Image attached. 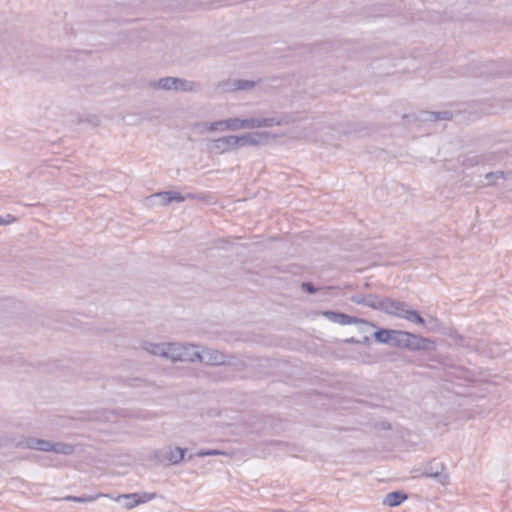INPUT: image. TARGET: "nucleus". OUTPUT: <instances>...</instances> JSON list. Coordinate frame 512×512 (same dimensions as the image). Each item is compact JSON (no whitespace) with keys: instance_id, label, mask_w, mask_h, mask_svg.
I'll return each mask as SVG.
<instances>
[{"instance_id":"obj_31","label":"nucleus","mask_w":512,"mask_h":512,"mask_svg":"<svg viewBox=\"0 0 512 512\" xmlns=\"http://www.w3.org/2000/svg\"><path fill=\"white\" fill-rule=\"evenodd\" d=\"M115 380L118 382H122L124 385L129 386V387H142L143 383L145 382L141 378H126V379L117 378Z\"/></svg>"},{"instance_id":"obj_29","label":"nucleus","mask_w":512,"mask_h":512,"mask_svg":"<svg viewBox=\"0 0 512 512\" xmlns=\"http://www.w3.org/2000/svg\"><path fill=\"white\" fill-rule=\"evenodd\" d=\"M39 441H40L39 438L25 437V436L22 435V445H21V448H23V449L38 450Z\"/></svg>"},{"instance_id":"obj_3","label":"nucleus","mask_w":512,"mask_h":512,"mask_svg":"<svg viewBox=\"0 0 512 512\" xmlns=\"http://www.w3.org/2000/svg\"><path fill=\"white\" fill-rule=\"evenodd\" d=\"M186 448L168 446L165 449H158L153 452L152 459L159 464H178L185 460Z\"/></svg>"},{"instance_id":"obj_44","label":"nucleus","mask_w":512,"mask_h":512,"mask_svg":"<svg viewBox=\"0 0 512 512\" xmlns=\"http://www.w3.org/2000/svg\"><path fill=\"white\" fill-rule=\"evenodd\" d=\"M364 287H365L366 289H369V288L371 287V284H370V283H368V282H366V283L364 284Z\"/></svg>"},{"instance_id":"obj_16","label":"nucleus","mask_w":512,"mask_h":512,"mask_svg":"<svg viewBox=\"0 0 512 512\" xmlns=\"http://www.w3.org/2000/svg\"><path fill=\"white\" fill-rule=\"evenodd\" d=\"M292 122V117L290 115H282L280 117H262L259 118V128L260 127H272V126H282L287 125Z\"/></svg>"},{"instance_id":"obj_10","label":"nucleus","mask_w":512,"mask_h":512,"mask_svg":"<svg viewBox=\"0 0 512 512\" xmlns=\"http://www.w3.org/2000/svg\"><path fill=\"white\" fill-rule=\"evenodd\" d=\"M385 305L386 308L383 309V312L389 315H393L399 318L406 319L408 313L411 312L410 306L407 302L398 301L392 299L390 297H385Z\"/></svg>"},{"instance_id":"obj_11","label":"nucleus","mask_w":512,"mask_h":512,"mask_svg":"<svg viewBox=\"0 0 512 512\" xmlns=\"http://www.w3.org/2000/svg\"><path fill=\"white\" fill-rule=\"evenodd\" d=\"M234 140H235V135L223 136V137L211 140L208 147L211 152H215L217 154L227 153L234 149H237V146H236V143Z\"/></svg>"},{"instance_id":"obj_14","label":"nucleus","mask_w":512,"mask_h":512,"mask_svg":"<svg viewBox=\"0 0 512 512\" xmlns=\"http://www.w3.org/2000/svg\"><path fill=\"white\" fill-rule=\"evenodd\" d=\"M256 83L252 80L234 79L220 84L224 91L249 90L254 88Z\"/></svg>"},{"instance_id":"obj_19","label":"nucleus","mask_w":512,"mask_h":512,"mask_svg":"<svg viewBox=\"0 0 512 512\" xmlns=\"http://www.w3.org/2000/svg\"><path fill=\"white\" fill-rule=\"evenodd\" d=\"M406 499L407 494L403 491H392L385 496L383 504L389 507H397L401 505Z\"/></svg>"},{"instance_id":"obj_6","label":"nucleus","mask_w":512,"mask_h":512,"mask_svg":"<svg viewBox=\"0 0 512 512\" xmlns=\"http://www.w3.org/2000/svg\"><path fill=\"white\" fill-rule=\"evenodd\" d=\"M228 358L229 356L219 350L213 348H204L201 352L198 350L196 361L205 363L207 365L218 366L230 363ZM230 358H232V356H230Z\"/></svg>"},{"instance_id":"obj_34","label":"nucleus","mask_w":512,"mask_h":512,"mask_svg":"<svg viewBox=\"0 0 512 512\" xmlns=\"http://www.w3.org/2000/svg\"><path fill=\"white\" fill-rule=\"evenodd\" d=\"M425 327L430 332H438L441 327V323L437 318L430 317V319L426 321Z\"/></svg>"},{"instance_id":"obj_21","label":"nucleus","mask_w":512,"mask_h":512,"mask_svg":"<svg viewBox=\"0 0 512 512\" xmlns=\"http://www.w3.org/2000/svg\"><path fill=\"white\" fill-rule=\"evenodd\" d=\"M117 500L123 501V507L126 509H132L141 504V501L138 499V493L123 494Z\"/></svg>"},{"instance_id":"obj_33","label":"nucleus","mask_w":512,"mask_h":512,"mask_svg":"<svg viewBox=\"0 0 512 512\" xmlns=\"http://www.w3.org/2000/svg\"><path fill=\"white\" fill-rule=\"evenodd\" d=\"M235 143L237 148L244 147V146H250V135L249 133L237 136L235 135Z\"/></svg>"},{"instance_id":"obj_18","label":"nucleus","mask_w":512,"mask_h":512,"mask_svg":"<svg viewBox=\"0 0 512 512\" xmlns=\"http://www.w3.org/2000/svg\"><path fill=\"white\" fill-rule=\"evenodd\" d=\"M144 349L153 355L161 356V357L168 359L169 343L155 344V343L145 342Z\"/></svg>"},{"instance_id":"obj_8","label":"nucleus","mask_w":512,"mask_h":512,"mask_svg":"<svg viewBox=\"0 0 512 512\" xmlns=\"http://www.w3.org/2000/svg\"><path fill=\"white\" fill-rule=\"evenodd\" d=\"M464 340H465L464 337L461 336L459 343L463 346L472 347L476 350L482 349V351L491 358L500 357L503 354H505V352L508 350L507 343H505V344L496 343V342L491 343V344L487 345V347L484 349L482 347V344H483L482 341H476V343L474 345H470V343L465 344Z\"/></svg>"},{"instance_id":"obj_37","label":"nucleus","mask_w":512,"mask_h":512,"mask_svg":"<svg viewBox=\"0 0 512 512\" xmlns=\"http://www.w3.org/2000/svg\"><path fill=\"white\" fill-rule=\"evenodd\" d=\"M155 497H156V493H147V492L138 493V499L141 501V504L146 503V502L154 499Z\"/></svg>"},{"instance_id":"obj_7","label":"nucleus","mask_w":512,"mask_h":512,"mask_svg":"<svg viewBox=\"0 0 512 512\" xmlns=\"http://www.w3.org/2000/svg\"><path fill=\"white\" fill-rule=\"evenodd\" d=\"M196 127H202L208 132L216 131H237L238 130V117L217 120L214 122H200L196 123Z\"/></svg>"},{"instance_id":"obj_12","label":"nucleus","mask_w":512,"mask_h":512,"mask_svg":"<svg viewBox=\"0 0 512 512\" xmlns=\"http://www.w3.org/2000/svg\"><path fill=\"white\" fill-rule=\"evenodd\" d=\"M186 198H194L192 194L183 195L177 191H162L155 193L152 200H158L159 206H167L172 202H183Z\"/></svg>"},{"instance_id":"obj_35","label":"nucleus","mask_w":512,"mask_h":512,"mask_svg":"<svg viewBox=\"0 0 512 512\" xmlns=\"http://www.w3.org/2000/svg\"><path fill=\"white\" fill-rule=\"evenodd\" d=\"M52 444L53 442L51 441L40 439L38 451L50 452L52 451Z\"/></svg>"},{"instance_id":"obj_41","label":"nucleus","mask_w":512,"mask_h":512,"mask_svg":"<svg viewBox=\"0 0 512 512\" xmlns=\"http://www.w3.org/2000/svg\"><path fill=\"white\" fill-rule=\"evenodd\" d=\"M487 74H490V72H489V71H486V70H485V71H479V69H477V71H476V70H473V71L471 72V75H472V76H476V77H478V76H484V75H487Z\"/></svg>"},{"instance_id":"obj_25","label":"nucleus","mask_w":512,"mask_h":512,"mask_svg":"<svg viewBox=\"0 0 512 512\" xmlns=\"http://www.w3.org/2000/svg\"><path fill=\"white\" fill-rule=\"evenodd\" d=\"M426 114L428 117L425 120L429 121L450 120L453 116L450 111L426 112Z\"/></svg>"},{"instance_id":"obj_40","label":"nucleus","mask_w":512,"mask_h":512,"mask_svg":"<svg viewBox=\"0 0 512 512\" xmlns=\"http://www.w3.org/2000/svg\"><path fill=\"white\" fill-rule=\"evenodd\" d=\"M155 197V193L146 197L144 199V203L147 207H156V206H159V201L158 200H152V198Z\"/></svg>"},{"instance_id":"obj_27","label":"nucleus","mask_w":512,"mask_h":512,"mask_svg":"<svg viewBox=\"0 0 512 512\" xmlns=\"http://www.w3.org/2000/svg\"><path fill=\"white\" fill-rule=\"evenodd\" d=\"M259 118H247V119H241L238 118V130L240 129H253V128H259Z\"/></svg>"},{"instance_id":"obj_26","label":"nucleus","mask_w":512,"mask_h":512,"mask_svg":"<svg viewBox=\"0 0 512 512\" xmlns=\"http://www.w3.org/2000/svg\"><path fill=\"white\" fill-rule=\"evenodd\" d=\"M486 161H488L486 155H473L466 157L463 161V165L466 167H473L479 164H484Z\"/></svg>"},{"instance_id":"obj_9","label":"nucleus","mask_w":512,"mask_h":512,"mask_svg":"<svg viewBox=\"0 0 512 512\" xmlns=\"http://www.w3.org/2000/svg\"><path fill=\"white\" fill-rule=\"evenodd\" d=\"M350 300L353 303H356L359 305H364V306L370 307L374 310L383 311V309L386 308V306H384L385 305V303H384L385 297H381L376 294H367V295L356 294V295L351 296Z\"/></svg>"},{"instance_id":"obj_32","label":"nucleus","mask_w":512,"mask_h":512,"mask_svg":"<svg viewBox=\"0 0 512 512\" xmlns=\"http://www.w3.org/2000/svg\"><path fill=\"white\" fill-rule=\"evenodd\" d=\"M505 178L503 171L489 172L485 175V179L488 181V185H495L496 179Z\"/></svg>"},{"instance_id":"obj_23","label":"nucleus","mask_w":512,"mask_h":512,"mask_svg":"<svg viewBox=\"0 0 512 512\" xmlns=\"http://www.w3.org/2000/svg\"><path fill=\"white\" fill-rule=\"evenodd\" d=\"M449 374L463 380H470L473 377L472 372L463 366H451Z\"/></svg>"},{"instance_id":"obj_39","label":"nucleus","mask_w":512,"mask_h":512,"mask_svg":"<svg viewBox=\"0 0 512 512\" xmlns=\"http://www.w3.org/2000/svg\"><path fill=\"white\" fill-rule=\"evenodd\" d=\"M95 498L92 496L88 497H77V496H67L65 500L67 501H76V502H90L93 501Z\"/></svg>"},{"instance_id":"obj_1","label":"nucleus","mask_w":512,"mask_h":512,"mask_svg":"<svg viewBox=\"0 0 512 512\" xmlns=\"http://www.w3.org/2000/svg\"><path fill=\"white\" fill-rule=\"evenodd\" d=\"M414 478H432L435 482L445 486L450 482L446 466L437 458H433L419 468L413 470Z\"/></svg>"},{"instance_id":"obj_24","label":"nucleus","mask_w":512,"mask_h":512,"mask_svg":"<svg viewBox=\"0 0 512 512\" xmlns=\"http://www.w3.org/2000/svg\"><path fill=\"white\" fill-rule=\"evenodd\" d=\"M250 135V146H257L260 144H264L269 139L268 132H252Z\"/></svg>"},{"instance_id":"obj_38","label":"nucleus","mask_w":512,"mask_h":512,"mask_svg":"<svg viewBox=\"0 0 512 512\" xmlns=\"http://www.w3.org/2000/svg\"><path fill=\"white\" fill-rule=\"evenodd\" d=\"M17 218L11 214H6L5 216L0 215V225H8L15 222Z\"/></svg>"},{"instance_id":"obj_5","label":"nucleus","mask_w":512,"mask_h":512,"mask_svg":"<svg viewBox=\"0 0 512 512\" xmlns=\"http://www.w3.org/2000/svg\"><path fill=\"white\" fill-rule=\"evenodd\" d=\"M196 83L178 77H163L157 82V87L163 90H181L184 92L193 91Z\"/></svg>"},{"instance_id":"obj_28","label":"nucleus","mask_w":512,"mask_h":512,"mask_svg":"<svg viewBox=\"0 0 512 512\" xmlns=\"http://www.w3.org/2000/svg\"><path fill=\"white\" fill-rule=\"evenodd\" d=\"M224 454L223 451L218 449H200L195 454H190L187 458L188 461L193 459V457H205V456H215V455H222Z\"/></svg>"},{"instance_id":"obj_43","label":"nucleus","mask_w":512,"mask_h":512,"mask_svg":"<svg viewBox=\"0 0 512 512\" xmlns=\"http://www.w3.org/2000/svg\"><path fill=\"white\" fill-rule=\"evenodd\" d=\"M344 342L348 343V344H358V339L351 337V338L346 339Z\"/></svg>"},{"instance_id":"obj_22","label":"nucleus","mask_w":512,"mask_h":512,"mask_svg":"<svg viewBox=\"0 0 512 512\" xmlns=\"http://www.w3.org/2000/svg\"><path fill=\"white\" fill-rule=\"evenodd\" d=\"M52 452L62 455H72L75 452V446L70 443L55 442L52 444Z\"/></svg>"},{"instance_id":"obj_42","label":"nucleus","mask_w":512,"mask_h":512,"mask_svg":"<svg viewBox=\"0 0 512 512\" xmlns=\"http://www.w3.org/2000/svg\"><path fill=\"white\" fill-rule=\"evenodd\" d=\"M358 344L369 345L370 344V337L363 336L362 339H358Z\"/></svg>"},{"instance_id":"obj_13","label":"nucleus","mask_w":512,"mask_h":512,"mask_svg":"<svg viewBox=\"0 0 512 512\" xmlns=\"http://www.w3.org/2000/svg\"><path fill=\"white\" fill-rule=\"evenodd\" d=\"M407 350L409 351H430L435 349V341L430 338L412 333V338L409 339Z\"/></svg>"},{"instance_id":"obj_15","label":"nucleus","mask_w":512,"mask_h":512,"mask_svg":"<svg viewBox=\"0 0 512 512\" xmlns=\"http://www.w3.org/2000/svg\"><path fill=\"white\" fill-rule=\"evenodd\" d=\"M397 330L388 329V328H378L373 333V338L377 343L388 344L393 346L395 334Z\"/></svg>"},{"instance_id":"obj_20","label":"nucleus","mask_w":512,"mask_h":512,"mask_svg":"<svg viewBox=\"0 0 512 512\" xmlns=\"http://www.w3.org/2000/svg\"><path fill=\"white\" fill-rule=\"evenodd\" d=\"M410 338H412V332L397 330L393 347L407 349Z\"/></svg>"},{"instance_id":"obj_4","label":"nucleus","mask_w":512,"mask_h":512,"mask_svg":"<svg viewBox=\"0 0 512 512\" xmlns=\"http://www.w3.org/2000/svg\"><path fill=\"white\" fill-rule=\"evenodd\" d=\"M323 316L329 319L330 321L341 325L359 324L361 325V331H366V328L368 327H375V325L369 322L368 320L351 316L341 311L326 310L323 312Z\"/></svg>"},{"instance_id":"obj_2","label":"nucleus","mask_w":512,"mask_h":512,"mask_svg":"<svg viewBox=\"0 0 512 512\" xmlns=\"http://www.w3.org/2000/svg\"><path fill=\"white\" fill-rule=\"evenodd\" d=\"M198 346L193 344L169 343L168 359L181 362H196Z\"/></svg>"},{"instance_id":"obj_36","label":"nucleus","mask_w":512,"mask_h":512,"mask_svg":"<svg viewBox=\"0 0 512 512\" xmlns=\"http://www.w3.org/2000/svg\"><path fill=\"white\" fill-rule=\"evenodd\" d=\"M301 289L309 294H314L318 291L315 285L312 282H302Z\"/></svg>"},{"instance_id":"obj_17","label":"nucleus","mask_w":512,"mask_h":512,"mask_svg":"<svg viewBox=\"0 0 512 512\" xmlns=\"http://www.w3.org/2000/svg\"><path fill=\"white\" fill-rule=\"evenodd\" d=\"M22 435L7 434L0 435V448H21Z\"/></svg>"},{"instance_id":"obj_30","label":"nucleus","mask_w":512,"mask_h":512,"mask_svg":"<svg viewBox=\"0 0 512 512\" xmlns=\"http://www.w3.org/2000/svg\"><path fill=\"white\" fill-rule=\"evenodd\" d=\"M406 320L413 322L415 324L425 326L426 320L420 315L417 310L412 309L410 313L406 316Z\"/></svg>"}]
</instances>
